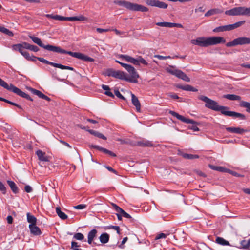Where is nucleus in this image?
Segmentation results:
<instances>
[{
    "label": "nucleus",
    "mask_w": 250,
    "mask_h": 250,
    "mask_svg": "<svg viewBox=\"0 0 250 250\" xmlns=\"http://www.w3.org/2000/svg\"><path fill=\"white\" fill-rule=\"evenodd\" d=\"M96 31L97 32H98L99 33H103L104 32H108V31H110V30L108 29H102V28H97L96 29Z\"/></svg>",
    "instance_id": "bf43d9fd"
},
{
    "label": "nucleus",
    "mask_w": 250,
    "mask_h": 250,
    "mask_svg": "<svg viewBox=\"0 0 250 250\" xmlns=\"http://www.w3.org/2000/svg\"><path fill=\"white\" fill-rule=\"evenodd\" d=\"M27 220L30 224H36L37 222L36 218L30 213H27Z\"/></svg>",
    "instance_id": "e433bc0d"
},
{
    "label": "nucleus",
    "mask_w": 250,
    "mask_h": 250,
    "mask_svg": "<svg viewBox=\"0 0 250 250\" xmlns=\"http://www.w3.org/2000/svg\"><path fill=\"white\" fill-rule=\"evenodd\" d=\"M226 130L231 133L238 134H242L246 132V130L240 127H227Z\"/></svg>",
    "instance_id": "4be33fe9"
},
{
    "label": "nucleus",
    "mask_w": 250,
    "mask_h": 250,
    "mask_svg": "<svg viewBox=\"0 0 250 250\" xmlns=\"http://www.w3.org/2000/svg\"><path fill=\"white\" fill-rule=\"evenodd\" d=\"M39 159L42 161L47 162L48 161V158L45 156L44 152L41 150H38L36 152Z\"/></svg>",
    "instance_id": "a878e982"
},
{
    "label": "nucleus",
    "mask_w": 250,
    "mask_h": 250,
    "mask_svg": "<svg viewBox=\"0 0 250 250\" xmlns=\"http://www.w3.org/2000/svg\"><path fill=\"white\" fill-rule=\"evenodd\" d=\"M25 191L27 193H30L32 191L33 189L29 185H26L24 187Z\"/></svg>",
    "instance_id": "052dcab7"
},
{
    "label": "nucleus",
    "mask_w": 250,
    "mask_h": 250,
    "mask_svg": "<svg viewBox=\"0 0 250 250\" xmlns=\"http://www.w3.org/2000/svg\"><path fill=\"white\" fill-rule=\"evenodd\" d=\"M0 32L10 37H12L14 35L12 31H10L9 29L5 28L3 26H0Z\"/></svg>",
    "instance_id": "a19ab883"
},
{
    "label": "nucleus",
    "mask_w": 250,
    "mask_h": 250,
    "mask_svg": "<svg viewBox=\"0 0 250 250\" xmlns=\"http://www.w3.org/2000/svg\"><path fill=\"white\" fill-rule=\"evenodd\" d=\"M138 61L139 65H140V63H142L145 65H148V63L147 62L145 59H144L141 56L138 57Z\"/></svg>",
    "instance_id": "de8ad7c7"
},
{
    "label": "nucleus",
    "mask_w": 250,
    "mask_h": 250,
    "mask_svg": "<svg viewBox=\"0 0 250 250\" xmlns=\"http://www.w3.org/2000/svg\"><path fill=\"white\" fill-rule=\"evenodd\" d=\"M86 205L85 204H79L76 206H74V208L76 209H83L85 208Z\"/></svg>",
    "instance_id": "4d7b16f0"
},
{
    "label": "nucleus",
    "mask_w": 250,
    "mask_h": 250,
    "mask_svg": "<svg viewBox=\"0 0 250 250\" xmlns=\"http://www.w3.org/2000/svg\"><path fill=\"white\" fill-rule=\"evenodd\" d=\"M119 58L129 62H131V59L132 58V57L127 55H119Z\"/></svg>",
    "instance_id": "a18cd8bd"
},
{
    "label": "nucleus",
    "mask_w": 250,
    "mask_h": 250,
    "mask_svg": "<svg viewBox=\"0 0 250 250\" xmlns=\"http://www.w3.org/2000/svg\"><path fill=\"white\" fill-rule=\"evenodd\" d=\"M166 70L169 73L175 76L176 77L183 80V81L189 82L190 78L183 71L178 69H172L171 68H167Z\"/></svg>",
    "instance_id": "9d476101"
},
{
    "label": "nucleus",
    "mask_w": 250,
    "mask_h": 250,
    "mask_svg": "<svg viewBox=\"0 0 250 250\" xmlns=\"http://www.w3.org/2000/svg\"><path fill=\"white\" fill-rule=\"evenodd\" d=\"M127 71L131 75V78L130 79L137 81L136 79L139 78V75L135 70V68L132 66H131V68H129Z\"/></svg>",
    "instance_id": "bb28decb"
},
{
    "label": "nucleus",
    "mask_w": 250,
    "mask_h": 250,
    "mask_svg": "<svg viewBox=\"0 0 250 250\" xmlns=\"http://www.w3.org/2000/svg\"><path fill=\"white\" fill-rule=\"evenodd\" d=\"M111 206L117 212H120L123 217L128 219H131V216L127 212H126L125 210H124L122 208H121L120 207L117 206L116 204L114 203H111Z\"/></svg>",
    "instance_id": "f3484780"
},
{
    "label": "nucleus",
    "mask_w": 250,
    "mask_h": 250,
    "mask_svg": "<svg viewBox=\"0 0 250 250\" xmlns=\"http://www.w3.org/2000/svg\"><path fill=\"white\" fill-rule=\"evenodd\" d=\"M115 70H114L112 69H108L106 72V75L108 76H112L114 77V74Z\"/></svg>",
    "instance_id": "5fc2aeb1"
},
{
    "label": "nucleus",
    "mask_w": 250,
    "mask_h": 250,
    "mask_svg": "<svg viewBox=\"0 0 250 250\" xmlns=\"http://www.w3.org/2000/svg\"><path fill=\"white\" fill-rule=\"evenodd\" d=\"M31 44L26 42H23L22 43L17 44L13 45V49H18L20 48L21 49H29L30 50Z\"/></svg>",
    "instance_id": "5701e85b"
},
{
    "label": "nucleus",
    "mask_w": 250,
    "mask_h": 250,
    "mask_svg": "<svg viewBox=\"0 0 250 250\" xmlns=\"http://www.w3.org/2000/svg\"><path fill=\"white\" fill-rule=\"evenodd\" d=\"M30 90L33 94L38 96L39 98L44 99L47 101H51V99L49 97L45 95L40 91L32 88H30Z\"/></svg>",
    "instance_id": "a211bd4d"
},
{
    "label": "nucleus",
    "mask_w": 250,
    "mask_h": 250,
    "mask_svg": "<svg viewBox=\"0 0 250 250\" xmlns=\"http://www.w3.org/2000/svg\"><path fill=\"white\" fill-rule=\"evenodd\" d=\"M157 26L168 28L178 27L183 28V25L180 23H172L168 22H158L156 23Z\"/></svg>",
    "instance_id": "dca6fc26"
},
{
    "label": "nucleus",
    "mask_w": 250,
    "mask_h": 250,
    "mask_svg": "<svg viewBox=\"0 0 250 250\" xmlns=\"http://www.w3.org/2000/svg\"><path fill=\"white\" fill-rule=\"evenodd\" d=\"M136 145L139 146L146 147V146H153V145L152 142L146 140H142L141 141H137L136 143Z\"/></svg>",
    "instance_id": "b1692460"
},
{
    "label": "nucleus",
    "mask_w": 250,
    "mask_h": 250,
    "mask_svg": "<svg viewBox=\"0 0 250 250\" xmlns=\"http://www.w3.org/2000/svg\"><path fill=\"white\" fill-rule=\"evenodd\" d=\"M0 86L6 89L7 90L14 92V93L16 94L17 95L20 97L25 98L31 101H33V99L30 97V96L28 94L23 92L21 89L16 87L12 84H8L5 81L2 80L0 78Z\"/></svg>",
    "instance_id": "39448f33"
},
{
    "label": "nucleus",
    "mask_w": 250,
    "mask_h": 250,
    "mask_svg": "<svg viewBox=\"0 0 250 250\" xmlns=\"http://www.w3.org/2000/svg\"><path fill=\"white\" fill-rule=\"evenodd\" d=\"M45 17L48 18H51L54 20H58V21H82L85 20V17L83 16H80L79 17L75 16V17H63L60 15H53V14H46Z\"/></svg>",
    "instance_id": "6e6552de"
},
{
    "label": "nucleus",
    "mask_w": 250,
    "mask_h": 250,
    "mask_svg": "<svg viewBox=\"0 0 250 250\" xmlns=\"http://www.w3.org/2000/svg\"><path fill=\"white\" fill-rule=\"evenodd\" d=\"M106 168L109 171H111L115 174H117V172L115 169L112 168L111 167L109 166H106Z\"/></svg>",
    "instance_id": "338daca9"
},
{
    "label": "nucleus",
    "mask_w": 250,
    "mask_h": 250,
    "mask_svg": "<svg viewBox=\"0 0 250 250\" xmlns=\"http://www.w3.org/2000/svg\"><path fill=\"white\" fill-rule=\"evenodd\" d=\"M130 63H131L135 65H139L138 61V57L137 58H132Z\"/></svg>",
    "instance_id": "69168bd1"
},
{
    "label": "nucleus",
    "mask_w": 250,
    "mask_h": 250,
    "mask_svg": "<svg viewBox=\"0 0 250 250\" xmlns=\"http://www.w3.org/2000/svg\"><path fill=\"white\" fill-rule=\"evenodd\" d=\"M88 131L91 134L93 135L94 136H96L98 138L102 139L104 140L107 139L106 137L103 134L101 133L100 132H99L98 131H95L94 130H92V129H89L88 130Z\"/></svg>",
    "instance_id": "2f4dec72"
},
{
    "label": "nucleus",
    "mask_w": 250,
    "mask_h": 250,
    "mask_svg": "<svg viewBox=\"0 0 250 250\" xmlns=\"http://www.w3.org/2000/svg\"><path fill=\"white\" fill-rule=\"evenodd\" d=\"M14 50L18 51L26 60H28L30 55L27 51L20 48H18V49Z\"/></svg>",
    "instance_id": "79ce46f5"
},
{
    "label": "nucleus",
    "mask_w": 250,
    "mask_h": 250,
    "mask_svg": "<svg viewBox=\"0 0 250 250\" xmlns=\"http://www.w3.org/2000/svg\"><path fill=\"white\" fill-rule=\"evenodd\" d=\"M223 115L234 118H239L241 120H246V119L245 115L243 114L234 111H229L228 110H226V111L223 112Z\"/></svg>",
    "instance_id": "2eb2a0df"
},
{
    "label": "nucleus",
    "mask_w": 250,
    "mask_h": 250,
    "mask_svg": "<svg viewBox=\"0 0 250 250\" xmlns=\"http://www.w3.org/2000/svg\"><path fill=\"white\" fill-rule=\"evenodd\" d=\"M30 50L34 52H37L39 50V48L37 46L31 45Z\"/></svg>",
    "instance_id": "0e129e2a"
},
{
    "label": "nucleus",
    "mask_w": 250,
    "mask_h": 250,
    "mask_svg": "<svg viewBox=\"0 0 250 250\" xmlns=\"http://www.w3.org/2000/svg\"><path fill=\"white\" fill-rule=\"evenodd\" d=\"M115 95L119 98L125 100V98L121 94L118 90H115L114 91Z\"/></svg>",
    "instance_id": "8fccbe9b"
},
{
    "label": "nucleus",
    "mask_w": 250,
    "mask_h": 250,
    "mask_svg": "<svg viewBox=\"0 0 250 250\" xmlns=\"http://www.w3.org/2000/svg\"><path fill=\"white\" fill-rule=\"evenodd\" d=\"M132 103L136 107V110L140 112L141 110V104L138 98L133 93H131Z\"/></svg>",
    "instance_id": "aec40b11"
},
{
    "label": "nucleus",
    "mask_w": 250,
    "mask_h": 250,
    "mask_svg": "<svg viewBox=\"0 0 250 250\" xmlns=\"http://www.w3.org/2000/svg\"><path fill=\"white\" fill-rule=\"evenodd\" d=\"M209 167L212 170H214L222 172H227V168H226L220 166H215L214 165H209Z\"/></svg>",
    "instance_id": "c9c22d12"
},
{
    "label": "nucleus",
    "mask_w": 250,
    "mask_h": 250,
    "mask_svg": "<svg viewBox=\"0 0 250 250\" xmlns=\"http://www.w3.org/2000/svg\"><path fill=\"white\" fill-rule=\"evenodd\" d=\"M146 3L149 6L156 7L161 9H166L168 7L167 3L158 0H146Z\"/></svg>",
    "instance_id": "9b49d317"
},
{
    "label": "nucleus",
    "mask_w": 250,
    "mask_h": 250,
    "mask_svg": "<svg viewBox=\"0 0 250 250\" xmlns=\"http://www.w3.org/2000/svg\"><path fill=\"white\" fill-rule=\"evenodd\" d=\"M225 42V39L222 37H200L191 40V43L192 44L202 47H207L210 45L224 43Z\"/></svg>",
    "instance_id": "f03ea898"
},
{
    "label": "nucleus",
    "mask_w": 250,
    "mask_h": 250,
    "mask_svg": "<svg viewBox=\"0 0 250 250\" xmlns=\"http://www.w3.org/2000/svg\"><path fill=\"white\" fill-rule=\"evenodd\" d=\"M214 32H222L224 31H229L228 25L220 26L216 27L213 30Z\"/></svg>",
    "instance_id": "f704fd0d"
},
{
    "label": "nucleus",
    "mask_w": 250,
    "mask_h": 250,
    "mask_svg": "<svg viewBox=\"0 0 250 250\" xmlns=\"http://www.w3.org/2000/svg\"><path fill=\"white\" fill-rule=\"evenodd\" d=\"M56 211L58 216L62 220L66 219L67 215L61 210V208L58 207L56 208Z\"/></svg>",
    "instance_id": "72a5a7b5"
},
{
    "label": "nucleus",
    "mask_w": 250,
    "mask_h": 250,
    "mask_svg": "<svg viewBox=\"0 0 250 250\" xmlns=\"http://www.w3.org/2000/svg\"><path fill=\"white\" fill-rule=\"evenodd\" d=\"M250 44V38L247 37H238L231 42H228L226 44L228 47L235 46L237 45H244Z\"/></svg>",
    "instance_id": "1a4fd4ad"
},
{
    "label": "nucleus",
    "mask_w": 250,
    "mask_h": 250,
    "mask_svg": "<svg viewBox=\"0 0 250 250\" xmlns=\"http://www.w3.org/2000/svg\"><path fill=\"white\" fill-rule=\"evenodd\" d=\"M114 78L125 80L129 82L136 83V81L130 79L127 77L126 74L121 71H115Z\"/></svg>",
    "instance_id": "ddd939ff"
},
{
    "label": "nucleus",
    "mask_w": 250,
    "mask_h": 250,
    "mask_svg": "<svg viewBox=\"0 0 250 250\" xmlns=\"http://www.w3.org/2000/svg\"><path fill=\"white\" fill-rule=\"evenodd\" d=\"M240 106L246 108V111L250 113V103L242 101L240 103Z\"/></svg>",
    "instance_id": "ea45409f"
},
{
    "label": "nucleus",
    "mask_w": 250,
    "mask_h": 250,
    "mask_svg": "<svg viewBox=\"0 0 250 250\" xmlns=\"http://www.w3.org/2000/svg\"><path fill=\"white\" fill-rule=\"evenodd\" d=\"M97 230L96 229H93L90 230L87 235V243L90 245H99L96 242H93L95 238L97 236Z\"/></svg>",
    "instance_id": "4468645a"
},
{
    "label": "nucleus",
    "mask_w": 250,
    "mask_h": 250,
    "mask_svg": "<svg viewBox=\"0 0 250 250\" xmlns=\"http://www.w3.org/2000/svg\"><path fill=\"white\" fill-rule=\"evenodd\" d=\"M223 98L231 101H240L241 97L235 94H226L223 95Z\"/></svg>",
    "instance_id": "cd10ccee"
},
{
    "label": "nucleus",
    "mask_w": 250,
    "mask_h": 250,
    "mask_svg": "<svg viewBox=\"0 0 250 250\" xmlns=\"http://www.w3.org/2000/svg\"><path fill=\"white\" fill-rule=\"evenodd\" d=\"M5 102H6V103H8V104H11V105H13L16 106H17V107H18L19 108H20V109H21V106L20 105H19V104H16V103H14V102H11V101H9V100H7V99H6V100H5Z\"/></svg>",
    "instance_id": "13d9d810"
},
{
    "label": "nucleus",
    "mask_w": 250,
    "mask_h": 250,
    "mask_svg": "<svg viewBox=\"0 0 250 250\" xmlns=\"http://www.w3.org/2000/svg\"><path fill=\"white\" fill-rule=\"evenodd\" d=\"M119 58L129 62H131V59L132 58V57L127 55H119Z\"/></svg>",
    "instance_id": "49530a36"
},
{
    "label": "nucleus",
    "mask_w": 250,
    "mask_h": 250,
    "mask_svg": "<svg viewBox=\"0 0 250 250\" xmlns=\"http://www.w3.org/2000/svg\"><path fill=\"white\" fill-rule=\"evenodd\" d=\"M167 237L166 235L163 233H161L156 237V239H159L162 238H166Z\"/></svg>",
    "instance_id": "e2e57ef3"
},
{
    "label": "nucleus",
    "mask_w": 250,
    "mask_h": 250,
    "mask_svg": "<svg viewBox=\"0 0 250 250\" xmlns=\"http://www.w3.org/2000/svg\"><path fill=\"white\" fill-rule=\"evenodd\" d=\"M169 113L172 116L176 117L177 119L181 121L184 123L187 124H191L192 125L189 126V128L193 130L194 131H198L199 130V128L197 127V125L199 124L197 122L194 120L190 119H188L185 117L178 114L175 111L170 110Z\"/></svg>",
    "instance_id": "0eeeda50"
},
{
    "label": "nucleus",
    "mask_w": 250,
    "mask_h": 250,
    "mask_svg": "<svg viewBox=\"0 0 250 250\" xmlns=\"http://www.w3.org/2000/svg\"><path fill=\"white\" fill-rule=\"evenodd\" d=\"M7 183L14 193L16 194L18 193L19 189L17 186H16V184L13 181L8 180Z\"/></svg>",
    "instance_id": "473e14b6"
},
{
    "label": "nucleus",
    "mask_w": 250,
    "mask_h": 250,
    "mask_svg": "<svg viewBox=\"0 0 250 250\" xmlns=\"http://www.w3.org/2000/svg\"><path fill=\"white\" fill-rule=\"evenodd\" d=\"M245 21H242L237 22L234 24H229L228 26H229V31L234 30L236 28H237L240 27L241 25L244 24L245 23Z\"/></svg>",
    "instance_id": "7c9ffc66"
},
{
    "label": "nucleus",
    "mask_w": 250,
    "mask_h": 250,
    "mask_svg": "<svg viewBox=\"0 0 250 250\" xmlns=\"http://www.w3.org/2000/svg\"><path fill=\"white\" fill-rule=\"evenodd\" d=\"M225 14L229 16H250V7H237L226 10Z\"/></svg>",
    "instance_id": "423d86ee"
},
{
    "label": "nucleus",
    "mask_w": 250,
    "mask_h": 250,
    "mask_svg": "<svg viewBox=\"0 0 250 250\" xmlns=\"http://www.w3.org/2000/svg\"><path fill=\"white\" fill-rule=\"evenodd\" d=\"M198 99L205 102V106L209 109L215 111H220L223 115V112L228 110L229 108L227 106L219 105L218 103L207 96L200 95Z\"/></svg>",
    "instance_id": "7ed1b4c3"
},
{
    "label": "nucleus",
    "mask_w": 250,
    "mask_h": 250,
    "mask_svg": "<svg viewBox=\"0 0 250 250\" xmlns=\"http://www.w3.org/2000/svg\"><path fill=\"white\" fill-rule=\"evenodd\" d=\"M73 238L76 240L82 241L84 239V235L80 232L75 233L74 236Z\"/></svg>",
    "instance_id": "c03bdc74"
},
{
    "label": "nucleus",
    "mask_w": 250,
    "mask_h": 250,
    "mask_svg": "<svg viewBox=\"0 0 250 250\" xmlns=\"http://www.w3.org/2000/svg\"><path fill=\"white\" fill-rule=\"evenodd\" d=\"M146 3L149 6L156 7L161 9H166L168 7L167 3L158 0H146Z\"/></svg>",
    "instance_id": "f8f14e48"
},
{
    "label": "nucleus",
    "mask_w": 250,
    "mask_h": 250,
    "mask_svg": "<svg viewBox=\"0 0 250 250\" xmlns=\"http://www.w3.org/2000/svg\"><path fill=\"white\" fill-rule=\"evenodd\" d=\"M191 86H192L188 84H187L185 85L177 84L176 85V87L188 91H190V90L191 89Z\"/></svg>",
    "instance_id": "37998d69"
},
{
    "label": "nucleus",
    "mask_w": 250,
    "mask_h": 250,
    "mask_svg": "<svg viewBox=\"0 0 250 250\" xmlns=\"http://www.w3.org/2000/svg\"><path fill=\"white\" fill-rule=\"evenodd\" d=\"M222 12L223 11L219 9L214 8V9H210V10H208V11H207L205 13V17H209L211 15L221 13H222Z\"/></svg>",
    "instance_id": "c85d7f7f"
},
{
    "label": "nucleus",
    "mask_w": 250,
    "mask_h": 250,
    "mask_svg": "<svg viewBox=\"0 0 250 250\" xmlns=\"http://www.w3.org/2000/svg\"><path fill=\"white\" fill-rule=\"evenodd\" d=\"M227 173H230L231 174H232V175L233 176H235L236 177H240V176H241L240 175V174H239V173H238L237 172H235V171H232L229 169H227Z\"/></svg>",
    "instance_id": "6e6d98bb"
},
{
    "label": "nucleus",
    "mask_w": 250,
    "mask_h": 250,
    "mask_svg": "<svg viewBox=\"0 0 250 250\" xmlns=\"http://www.w3.org/2000/svg\"><path fill=\"white\" fill-rule=\"evenodd\" d=\"M38 58L39 57H36L34 56H30L28 59V61L36 62L37 60H38Z\"/></svg>",
    "instance_id": "774afa93"
},
{
    "label": "nucleus",
    "mask_w": 250,
    "mask_h": 250,
    "mask_svg": "<svg viewBox=\"0 0 250 250\" xmlns=\"http://www.w3.org/2000/svg\"><path fill=\"white\" fill-rule=\"evenodd\" d=\"M240 248L244 249H249L250 247V239L248 240H243L240 242Z\"/></svg>",
    "instance_id": "58836bf2"
},
{
    "label": "nucleus",
    "mask_w": 250,
    "mask_h": 250,
    "mask_svg": "<svg viewBox=\"0 0 250 250\" xmlns=\"http://www.w3.org/2000/svg\"><path fill=\"white\" fill-rule=\"evenodd\" d=\"M99 240L103 244L107 243L109 240V235L107 233H103L100 236Z\"/></svg>",
    "instance_id": "c756f323"
},
{
    "label": "nucleus",
    "mask_w": 250,
    "mask_h": 250,
    "mask_svg": "<svg viewBox=\"0 0 250 250\" xmlns=\"http://www.w3.org/2000/svg\"><path fill=\"white\" fill-rule=\"evenodd\" d=\"M29 37L32 39L35 43L38 44L39 46L42 47L47 50L52 51L53 52L60 53L61 54H68L73 57L85 62H92L94 61V59L93 58H91L84 54L80 52H73L71 51H67L61 48L59 46H56L49 44L45 45L42 43L40 38L32 36H30Z\"/></svg>",
    "instance_id": "f257e3e1"
},
{
    "label": "nucleus",
    "mask_w": 250,
    "mask_h": 250,
    "mask_svg": "<svg viewBox=\"0 0 250 250\" xmlns=\"http://www.w3.org/2000/svg\"><path fill=\"white\" fill-rule=\"evenodd\" d=\"M29 228L31 233L34 235H40L42 233L40 228L36 224H29Z\"/></svg>",
    "instance_id": "412c9836"
},
{
    "label": "nucleus",
    "mask_w": 250,
    "mask_h": 250,
    "mask_svg": "<svg viewBox=\"0 0 250 250\" xmlns=\"http://www.w3.org/2000/svg\"><path fill=\"white\" fill-rule=\"evenodd\" d=\"M0 190L2 192L3 194L6 193V188L4 185L1 181H0Z\"/></svg>",
    "instance_id": "864d4df0"
},
{
    "label": "nucleus",
    "mask_w": 250,
    "mask_h": 250,
    "mask_svg": "<svg viewBox=\"0 0 250 250\" xmlns=\"http://www.w3.org/2000/svg\"><path fill=\"white\" fill-rule=\"evenodd\" d=\"M114 3L119 6L126 8L127 9L134 11L147 12L148 8L142 5L133 3L125 0H117L114 1Z\"/></svg>",
    "instance_id": "20e7f679"
},
{
    "label": "nucleus",
    "mask_w": 250,
    "mask_h": 250,
    "mask_svg": "<svg viewBox=\"0 0 250 250\" xmlns=\"http://www.w3.org/2000/svg\"><path fill=\"white\" fill-rule=\"evenodd\" d=\"M108 228L109 229H114V230H116L117 231V233L118 234H120V227L119 226H112V225H111L110 226L108 227Z\"/></svg>",
    "instance_id": "603ef678"
},
{
    "label": "nucleus",
    "mask_w": 250,
    "mask_h": 250,
    "mask_svg": "<svg viewBox=\"0 0 250 250\" xmlns=\"http://www.w3.org/2000/svg\"><path fill=\"white\" fill-rule=\"evenodd\" d=\"M178 154L181 155L183 158L188 159H198L199 158V155H193L191 154H187L183 153L181 151H179Z\"/></svg>",
    "instance_id": "393cba45"
},
{
    "label": "nucleus",
    "mask_w": 250,
    "mask_h": 250,
    "mask_svg": "<svg viewBox=\"0 0 250 250\" xmlns=\"http://www.w3.org/2000/svg\"><path fill=\"white\" fill-rule=\"evenodd\" d=\"M121 65L125 68L127 71L131 68V65L124 63H120Z\"/></svg>",
    "instance_id": "680f3d73"
},
{
    "label": "nucleus",
    "mask_w": 250,
    "mask_h": 250,
    "mask_svg": "<svg viewBox=\"0 0 250 250\" xmlns=\"http://www.w3.org/2000/svg\"><path fill=\"white\" fill-rule=\"evenodd\" d=\"M216 242L220 245H223V246H229L230 245L229 243L225 240L224 238L220 237H217L216 239Z\"/></svg>",
    "instance_id": "4c0bfd02"
},
{
    "label": "nucleus",
    "mask_w": 250,
    "mask_h": 250,
    "mask_svg": "<svg viewBox=\"0 0 250 250\" xmlns=\"http://www.w3.org/2000/svg\"><path fill=\"white\" fill-rule=\"evenodd\" d=\"M51 66H53L57 67V68H60L61 69H64L65 65H62V64H59V63H56L53 62L52 64H51Z\"/></svg>",
    "instance_id": "3c124183"
},
{
    "label": "nucleus",
    "mask_w": 250,
    "mask_h": 250,
    "mask_svg": "<svg viewBox=\"0 0 250 250\" xmlns=\"http://www.w3.org/2000/svg\"><path fill=\"white\" fill-rule=\"evenodd\" d=\"M92 148H95V149H98L101 151H102L104 153H106V154H107L108 155H109L110 156H112V157H116V155L113 153V152L110 151V150H108L104 148H103L102 147H101L100 146H98V145H91L90 146Z\"/></svg>",
    "instance_id": "6ab92c4d"
},
{
    "label": "nucleus",
    "mask_w": 250,
    "mask_h": 250,
    "mask_svg": "<svg viewBox=\"0 0 250 250\" xmlns=\"http://www.w3.org/2000/svg\"><path fill=\"white\" fill-rule=\"evenodd\" d=\"M38 60L42 63L49 64L50 65H51V64H52V63H53V62H49L43 58L39 57Z\"/></svg>",
    "instance_id": "09e8293b"
}]
</instances>
